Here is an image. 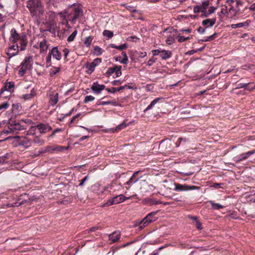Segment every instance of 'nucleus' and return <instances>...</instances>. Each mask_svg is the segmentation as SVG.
Here are the masks:
<instances>
[{
	"label": "nucleus",
	"instance_id": "1",
	"mask_svg": "<svg viewBox=\"0 0 255 255\" xmlns=\"http://www.w3.org/2000/svg\"><path fill=\"white\" fill-rule=\"evenodd\" d=\"M83 10L79 5L73 4L67 9L61 11L59 13L61 23L69 28V21L74 24L76 23L77 20L82 15Z\"/></svg>",
	"mask_w": 255,
	"mask_h": 255
},
{
	"label": "nucleus",
	"instance_id": "2",
	"mask_svg": "<svg viewBox=\"0 0 255 255\" xmlns=\"http://www.w3.org/2000/svg\"><path fill=\"white\" fill-rule=\"evenodd\" d=\"M27 7L32 17L37 18L44 13V6L41 0H29L27 2Z\"/></svg>",
	"mask_w": 255,
	"mask_h": 255
},
{
	"label": "nucleus",
	"instance_id": "3",
	"mask_svg": "<svg viewBox=\"0 0 255 255\" xmlns=\"http://www.w3.org/2000/svg\"><path fill=\"white\" fill-rule=\"evenodd\" d=\"M32 66V58L31 56L26 57L20 65V69L18 74L20 76L23 75L26 71L30 70Z\"/></svg>",
	"mask_w": 255,
	"mask_h": 255
},
{
	"label": "nucleus",
	"instance_id": "4",
	"mask_svg": "<svg viewBox=\"0 0 255 255\" xmlns=\"http://www.w3.org/2000/svg\"><path fill=\"white\" fill-rule=\"evenodd\" d=\"M156 212L150 213L140 221L138 227L140 230H141L149 223L155 221L157 219V217H155V215H156Z\"/></svg>",
	"mask_w": 255,
	"mask_h": 255
},
{
	"label": "nucleus",
	"instance_id": "5",
	"mask_svg": "<svg viewBox=\"0 0 255 255\" xmlns=\"http://www.w3.org/2000/svg\"><path fill=\"white\" fill-rule=\"evenodd\" d=\"M175 190L178 191H187L190 190L199 189V187L195 186H189L186 184H180L177 183L175 184Z\"/></svg>",
	"mask_w": 255,
	"mask_h": 255
},
{
	"label": "nucleus",
	"instance_id": "6",
	"mask_svg": "<svg viewBox=\"0 0 255 255\" xmlns=\"http://www.w3.org/2000/svg\"><path fill=\"white\" fill-rule=\"evenodd\" d=\"M19 46L17 44L15 45H12L9 46L6 51V54L8 56V60L10 58L15 56L18 53Z\"/></svg>",
	"mask_w": 255,
	"mask_h": 255
},
{
	"label": "nucleus",
	"instance_id": "7",
	"mask_svg": "<svg viewBox=\"0 0 255 255\" xmlns=\"http://www.w3.org/2000/svg\"><path fill=\"white\" fill-rule=\"evenodd\" d=\"M255 153V150H253L252 151H249L247 152L242 153L234 158V160L237 162L239 163L243 160H245L247 159L249 156Z\"/></svg>",
	"mask_w": 255,
	"mask_h": 255
},
{
	"label": "nucleus",
	"instance_id": "8",
	"mask_svg": "<svg viewBox=\"0 0 255 255\" xmlns=\"http://www.w3.org/2000/svg\"><path fill=\"white\" fill-rule=\"evenodd\" d=\"M37 129L41 134H44L52 129L49 124L40 123L37 125Z\"/></svg>",
	"mask_w": 255,
	"mask_h": 255
},
{
	"label": "nucleus",
	"instance_id": "9",
	"mask_svg": "<svg viewBox=\"0 0 255 255\" xmlns=\"http://www.w3.org/2000/svg\"><path fill=\"white\" fill-rule=\"evenodd\" d=\"M22 37V35H20L16 31V29L12 28L10 31V36L9 41L13 43L16 42Z\"/></svg>",
	"mask_w": 255,
	"mask_h": 255
},
{
	"label": "nucleus",
	"instance_id": "10",
	"mask_svg": "<svg viewBox=\"0 0 255 255\" xmlns=\"http://www.w3.org/2000/svg\"><path fill=\"white\" fill-rule=\"evenodd\" d=\"M105 87L106 86L104 85H100L98 82H94L91 88L95 93L99 94Z\"/></svg>",
	"mask_w": 255,
	"mask_h": 255
},
{
	"label": "nucleus",
	"instance_id": "11",
	"mask_svg": "<svg viewBox=\"0 0 255 255\" xmlns=\"http://www.w3.org/2000/svg\"><path fill=\"white\" fill-rule=\"evenodd\" d=\"M121 238V233L119 231H115L109 235V240L111 241V243H114L119 240Z\"/></svg>",
	"mask_w": 255,
	"mask_h": 255
},
{
	"label": "nucleus",
	"instance_id": "12",
	"mask_svg": "<svg viewBox=\"0 0 255 255\" xmlns=\"http://www.w3.org/2000/svg\"><path fill=\"white\" fill-rule=\"evenodd\" d=\"M49 52H50V54L52 55L53 57L55 58L56 60H59L61 59V52L58 50V49L57 47H53Z\"/></svg>",
	"mask_w": 255,
	"mask_h": 255
},
{
	"label": "nucleus",
	"instance_id": "13",
	"mask_svg": "<svg viewBox=\"0 0 255 255\" xmlns=\"http://www.w3.org/2000/svg\"><path fill=\"white\" fill-rule=\"evenodd\" d=\"M130 197H127L123 194H121L119 196H116L112 198L114 204H117L122 203L125 201L126 199H129Z\"/></svg>",
	"mask_w": 255,
	"mask_h": 255
},
{
	"label": "nucleus",
	"instance_id": "14",
	"mask_svg": "<svg viewBox=\"0 0 255 255\" xmlns=\"http://www.w3.org/2000/svg\"><path fill=\"white\" fill-rule=\"evenodd\" d=\"M216 18L213 19H206L202 21V25L206 26L205 28L213 26L216 22Z\"/></svg>",
	"mask_w": 255,
	"mask_h": 255
},
{
	"label": "nucleus",
	"instance_id": "15",
	"mask_svg": "<svg viewBox=\"0 0 255 255\" xmlns=\"http://www.w3.org/2000/svg\"><path fill=\"white\" fill-rule=\"evenodd\" d=\"M19 40L20 46H19V47H20V50L21 51L24 50L27 44L26 36L25 35H22V37Z\"/></svg>",
	"mask_w": 255,
	"mask_h": 255
},
{
	"label": "nucleus",
	"instance_id": "16",
	"mask_svg": "<svg viewBox=\"0 0 255 255\" xmlns=\"http://www.w3.org/2000/svg\"><path fill=\"white\" fill-rule=\"evenodd\" d=\"M24 129V128L19 123H16L13 125H10V130L13 132L15 131L21 130Z\"/></svg>",
	"mask_w": 255,
	"mask_h": 255
},
{
	"label": "nucleus",
	"instance_id": "17",
	"mask_svg": "<svg viewBox=\"0 0 255 255\" xmlns=\"http://www.w3.org/2000/svg\"><path fill=\"white\" fill-rule=\"evenodd\" d=\"M49 103L52 106H55L58 101V94H50Z\"/></svg>",
	"mask_w": 255,
	"mask_h": 255
},
{
	"label": "nucleus",
	"instance_id": "18",
	"mask_svg": "<svg viewBox=\"0 0 255 255\" xmlns=\"http://www.w3.org/2000/svg\"><path fill=\"white\" fill-rule=\"evenodd\" d=\"M171 56V52L169 50H161V53L160 54V56L162 59H167L170 58Z\"/></svg>",
	"mask_w": 255,
	"mask_h": 255
},
{
	"label": "nucleus",
	"instance_id": "19",
	"mask_svg": "<svg viewBox=\"0 0 255 255\" xmlns=\"http://www.w3.org/2000/svg\"><path fill=\"white\" fill-rule=\"evenodd\" d=\"M40 52H44L46 51L48 46L47 45V41L45 39H43L42 41H41L40 42Z\"/></svg>",
	"mask_w": 255,
	"mask_h": 255
},
{
	"label": "nucleus",
	"instance_id": "20",
	"mask_svg": "<svg viewBox=\"0 0 255 255\" xmlns=\"http://www.w3.org/2000/svg\"><path fill=\"white\" fill-rule=\"evenodd\" d=\"M95 64L92 63H87L86 65V67L87 69V73L91 74L95 70Z\"/></svg>",
	"mask_w": 255,
	"mask_h": 255
},
{
	"label": "nucleus",
	"instance_id": "21",
	"mask_svg": "<svg viewBox=\"0 0 255 255\" xmlns=\"http://www.w3.org/2000/svg\"><path fill=\"white\" fill-rule=\"evenodd\" d=\"M208 203L211 205V208L214 210H219L224 207L223 205L219 203H216L213 201H208Z\"/></svg>",
	"mask_w": 255,
	"mask_h": 255
},
{
	"label": "nucleus",
	"instance_id": "22",
	"mask_svg": "<svg viewBox=\"0 0 255 255\" xmlns=\"http://www.w3.org/2000/svg\"><path fill=\"white\" fill-rule=\"evenodd\" d=\"M249 25V23L248 21H246L237 24H233L231 25V27L232 28H236L237 27H247Z\"/></svg>",
	"mask_w": 255,
	"mask_h": 255
},
{
	"label": "nucleus",
	"instance_id": "23",
	"mask_svg": "<svg viewBox=\"0 0 255 255\" xmlns=\"http://www.w3.org/2000/svg\"><path fill=\"white\" fill-rule=\"evenodd\" d=\"M110 46L112 48H116L119 50H122L124 49H126L128 48V45L126 43L123 44L119 46H117L114 44H111Z\"/></svg>",
	"mask_w": 255,
	"mask_h": 255
},
{
	"label": "nucleus",
	"instance_id": "24",
	"mask_svg": "<svg viewBox=\"0 0 255 255\" xmlns=\"http://www.w3.org/2000/svg\"><path fill=\"white\" fill-rule=\"evenodd\" d=\"M109 104H112L115 106L118 105L116 101H98L97 103L98 105H107Z\"/></svg>",
	"mask_w": 255,
	"mask_h": 255
},
{
	"label": "nucleus",
	"instance_id": "25",
	"mask_svg": "<svg viewBox=\"0 0 255 255\" xmlns=\"http://www.w3.org/2000/svg\"><path fill=\"white\" fill-rule=\"evenodd\" d=\"M10 0H0V8L3 9L9 6Z\"/></svg>",
	"mask_w": 255,
	"mask_h": 255
},
{
	"label": "nucleus",
	"instance_id": "26",
	"mask_svg": "<svg viewBox=\"0 0 255 255\" xmlns=\"http://www.w3.org/2000/svg\"><path fill=\"white\" fill-rule=\"evenodd\" d=\"M160 100V98H157L153 100L151 103L147 106L145 110H144V112H145L148 110L151 109Z\"/></svg>",
	"mask_w": 255,
	"mask_h": 255
},
{
	"label": "nucleus",
	"instance_id": "27",
	"mask_svg": "<svg viewBox=\"0 0 255 255\" xmlns=\"http://www.w3.org/2000/svg\"><path fill=\"white\" fill-rule=\"evenodd\" d=\"M93 39V37L91 36L86 37L84 41L85 45L87 47H89L91 44Z\"/></svg>",
	"mask_w": 255,
	"mask_h": 255
},
{
	"label": "nucleus",
	"instance_id": "28",
	"mask_svg": "<svg viewBox=\"0 0 255 255\" xmlns=\"http://www.w3.org/2000/svg\"><path fill=\"white\" fill-rule=\"evenodd\" d=\"M122 56L124 57V58L122 60V61H120V62L123 64H127L128 62V57L127 55V54L125 52L123 51L121 53Z\"/></svg>",
	"mask_w": 255,
	"mask_h": 255
},
{
	"label": "nucleus",
	"instance_id": "29",
	"mask_svg": "<svg viewBox=\"0 0 255 255\" xmlns=\"http://www.w3.org/2000/svg\"><path fill=\"white\" fill-rule=\"evenodd\" d=\"M77 34V31L76 30H74L72 33L68 37L67 41L69 42L73 41L76 35Z\"/></svg>",
	"mask_w": 255,
	"mask_h": 255
},
{
	"label": "nucleus",
	"instance_id": "30",
	"mask_svg": "<svg viewBox=\"0 0 255 255\" xmlns=\"http://www.w3.org/2000/svg\"><path fill=\"white\" fill-rule=\"evenodd\" d=\"M60 67H53L52 68L50 69V74L51 76H53L55 75L57 73L60 71Z\"/></svg>",
	"mask_w": 255,
	"mask_h": 255
},
{
	"label": "nucleus",
	"instance_id": "31",
	"mask_svg": "<svg viewBox=\"0 0 255 255\" xmlns=\"http://www.w3.org/2000/svg\"><path fill=\"white\" fill-rule=\"evenodd\" d=\"M103 34L109 38H112L114 35L113 32L108 30H105L103 31Z\"/></svg>",
	"mask_w": 255,
	"mask_h": 255
},
{
	"label": "nucleus",
	"instance_id": "32",
	"mask_svg": "<svg viewBox=\"0 0 255 255\" xmlns=\"http://www.w3.org/2000/svg\"><path fill=\"white\" fill-rule=\"evenodd\" d=\"M37 129V125L36 126H31L28 130V134H34Z\"/></svg>",
	"mask_w": 255,
	"mask_h": 255
},
{
	"label": "nucleus",
	"instance_id": "33",
	"mask_svg": "<svg viewBox=\"0 0 255 255\" xmlns=\"http://www.w3.org/2000/svg\"><path fill=\"white\" fill-rule=\"evenodd\" d=\"M138 180V178H135V177H133V176H131L130 177V178L129 179V180L126 182V184L127 185H131L133 183H135L136 182H137Z\"/></svg>",
	"mask_w": 255,
	"mask_h": 255
},
{
	"label": "nucleus",
	"instance_id": "34",
	"mask_svg": "<svg viewBox=\"0 0 255 255\" xmlns=\"http://www.w3.org/2000/svg\"><path fill=\"white\" fill-rule=\"evenodd\" d=\"M122 66H117L116 65V70L115 73L116 74V77H119L122 75Z\"/></svg>",
	"mask_w": 255,
	"mask_h": 255
},
{
	"label": "nucleus",
	"instance_id": "35",
	"mask_svg": "<svg viewBox=\"0 0 255 255\" xmlns=\"http://www.w3.org/2000/svg\"><path fill=\"white\" fill-rule=\"evenodd\" d=\"M94 53L96 55H100L102 54V49L99 47V46H95L94 47Z\"/></svg>",
	"mask_w": 255,
	"mask_h": 255
},
{
	"label": "nucleus",
	"instance_id": "36",
	"mask_svg": "<svg viewBox=\"0 0 255 255\" xmlns=\"http://www.w3.org/2000/svg\"><path fill=\"white\" fill-rule=\"evenodd\" d=\"M248 85L246 87V89L252 91L255 89V84L254 83H248Z\"/></svg>",
	"mask_w": 255,
	"mask_h": 255
},
{
	"label": "nucleus",
	"instance_id": "37",
	"mask_svg": "<svg viewBox=\"0 0 255 255\" xmlns=\"http://www.w3.org/2000/svg\"><path fill=\"white\" fill-rule=\"evenodd\" d=\"M9 106V104L7 102H4L0 105V110H5L7 109Z\"/></svg>",
	"mask_w": 255,
	"mask_h": 255
},
{
	"label": "nucleus",
	"instance_id": "38",
	"mask_svg": "<svg viewBox=\"0 0 255 255\" xmlns=\"http://www.w3.org/2000/svg\"><path fill=\"white\" fill-rule=\"evenodd\" d=\"M216 36H217V33H215L213 34H212V35L207 37V38H206L205 40H202V42H207V41H212V40H214L216 37Z\"/></svg>",
	"mask_w": 255,
	"mask_h": 255
},
{
	"label": "nucleus",
	"instance_id": "39",
	"mask_svg": "<svg viewBox=\"0 0 255 255\" xmlns=\"http://www.w3.org/2000/svg\"><path fill=\"white\" fill-rule=\"evenodd\" d=\"M209 4V0L205 1L202 2V5H201L202 9V12H204L207 9Z\"/></svg>",
	"mask_w": 255,
	"mask_h": 255
},
{
	"label": "nucleus",
	"instance_id": "40",
	"mask_svg": "<svg viewBox=\"0 0 255 255\" xmlns=\"http://www.w3.org/2000/svg\"><path fill=\"white\" fill-rule=\"evenodd\" d=\"M95 100V97L92 96H87L84 99V103H87L90 101H92Z\"/></svg>",
	"mask_w": 255,
	"mask_h": 255
},
{
	"label": "nucleus",
	"instance_id": "41",
	"mask_svg": "<svg viewBox=\"0 0 255 255\" xmlns=\"http://www.w3.org/2000/svg\"><path fill=\"white\" fill-rule=\"evenodd\" d=\"M116 69V65L113 67H110L108 69V71H107V74L108 75V76L111 75L112 74H113L115 72Z\"/></svg>",
	"mask_w": 255,
	"mask_h": 255
},
{
	"label": "nucleus",
	"instance_id": "42",
	"mask_svg": "<svg viewBox=\"0 0 255 255\" xmlns=\"http://www.w3.org/2000/svg\"><path fill=\"white\" fill-rule=\"evenodd\" d=\"M193 11H194V12L195 13H199L200 11L202 12L201 6H199L198 5L194 6Z\"/></svg>",
	"mask_w": 255,
	"mask_h": 255
},
{
	"label": "nucleus",
	"instance_id": "43",
	"mask_svg": "<svg viewBox=\"0 0 255 255\" xmlns=\"http://www.w3.org/2000/svg\"><path fill=\"white\" fill-rule=\"evenodd\" d=\"M114 203L113 200L112 198H111V199H109L107 201L106 203L102 205V207L108 206L112 205H114Z\"/></svg>",
	"mask_w": 255,
	"mask_h": 255
},
{
	"label": "nucleus",
	"instance_id": "44",
	"mask_svg": "<svg viewBox=\"0 0 255 255\" xmlns=\"http://www.w3.org/2000/svg\"><path fill=\"white\" fill-rule=\"evenodd\" d=\"M177 38L179 42H182L190 39L189 37H185L183 36H178Z\"/></svg>",
	"mask_w": 255,
	"mask_h": 255
},
{
	"label": "nucleus",
	"instance_id": "45",
	"mask_svg": "<svg viewBox=\"0 0 255 255\" xmlns=\"http://www.w3.org/2000/svg\"><path fill=\"white\" fill-rule=\"evenodd\" d=\"M81 115L80 113L77 114L76 116H74L71 120L69 123V126L71 127V125L74 123L76 119H77Z\"/></svg>",
	"mask_w": 255,
	"mask_h": 255
},
{
	"label": "nucleus",
	"instance_id": "46",
	"mask_svg": "<svg viewBox=\"0 0 255 255\" xmlns=\"http://www.w3.org/2000/svg\"><path fill=\"white\" fill-rule=\"evenodd\" d=\"M156 61V58H154L152 57V58L150 59L147 63V65L149 66H151L154 62H155Z\"/></svg>",
	"mask_w": 255,
	"mask_h": 255
},
{
	"label": "nucleus",
	"instance_id": "47",
	"mask_svg": "<svg viewBox=\"0 0 255 255\" xmlns=\"http://www.w3.org/2000/svg\"><path fill=\"white\" fill-rule=\"evenodd\" d=\"M248 85V83H241L238 84V87L236 88V89L244 88L246 89V87H247Z\"/></svg>",
	"mask_w": 255,
	"mask_h": 255
},
{
	"label": "nucleus",
	"instance_id": "48",
	"mask_svg": "<svg viewBox=\"0 0 255 255\" xmlns=\"http://www.w3.org/2000/svg\"><path fill=\"white\" fill-rule=\"evenodd\" d=\"M126 88H128V89H133V87H131L128 85H126L121 86V87L118 88L117 91H120L123 90L125 89Z\"/></svg>",
	"mask_w": 255,
	"mask_h": 255
},
{
	"label": "nucleus",
	"instance_id": "49",
	"mask_svg": "<svg viewBox=\"0 0 255 255\" xmlns=\"http://www.w3.org/2000/svg\"><path fill=\"white\" fill-rule=\"evenodd\" d=\"M195 226L198 229L201 230L202 229L201 223L198 221V220H196L195 221Z\"/></svg>",
	"mask_w": 255,
	"mask_h": 255
},
{
	"label": "nucleus",
	"instance_id": "50",
	"mask_svg": "<svg viewBox=\"0 0 255 255\" xmlns=\"http://www.w3.org/2000/svg\"><path fill=\"white\" fill-rule=\"evenodd\" d=\"M161 50H160L159 49H156V50H153L152 51V54L153 56H155V55H160V53H161Z\"/></svg>",
	"mask_w": 255,
	"mask_h": 255
},
{
	"label": "nucleus",
	"instance_id": "51",
	"mask_svg": "<svg viewBox=\"0 0 255 255\" xmlns=\"http://www.w3.org/2000/svg\"><path fill=\"white\" fill-rule=\"evenodd\" d=\"M101 62V59L100 58H96L93 60L92 62L93 64H95V66H96L98 64Z\"/></svg>",
	"mask_w": 255,
	"mask_h": 255
},
{
	"label": "nucleus",
	"instance_id": "52",
	"mask_svg": "<svg viewBox=\"0 0 255 255\" xmlns=\"http://www.w3.org/2000/svg\"><path fill=\"white\" fill-rule=\"evenodd\" d=\"M88 179V176H86L85 177H84L83 179L79 181V186H83L84 185V182L87 180Z\"/></svg>",
	"mask_w": 255,
	"mask_h": 255
},
{
	"label": "nucleus",
	"instance_id": "53",
	"mask_svg": "<svg viewBox=\"0 0 255 255\" xmlns=\"http://www.w3.org/2000/svg\"><path fill=\"white\" fill-rule=\"evenodd\" d=\"M107 90L108 91V92H110V93H115V92L118 91L117 88H114V87H112L111 88H107Z\"/></svg>",
	"mask_w": 255,
	"mask_h": 255
},
{
	"label": "nucleus",
	"instance_id": "54",
	"mask_svg": "<svg viewBox=\"0 0 255 255\" xmlns=\"http://www.w3.org/2000/svg\"><path fill=\"white\" fill-rule=\"evenodd\" d=\"M62 131V129L61 128H56L55 129L53 132H52V133L51 134L50 136L51 137H54V136L55 135V133L56 132H60Z\"/></svg>",
	"mask_w": 255,
	"mask_h": 255
},
{
	"label": "nucleus",
	"instance_id": "55",
	"mask_svg": "<svg viewBox=\"0 0 255 255\" xmlns=\"http://www.w3.org/2000/svg\"><path fill=\"white\" fill-rule=\"evenodd\" d=\"M63 52H64V55L65 58L66 59L69 53V50L67 48H64L63 50Z\"/></svg>",
	"mask_w": 255,
	"mask_h": 255
},
{
	"label": "nucleus",
	"instance_id": "56",
	"mask_svg": "<svg viewBox=\"0 0 255 255\" xmlns=\"http://www.w3.org/2000/svg\"><path fill=\"white\" fill-rule=\"evenodd\" d=\"M183 140V138L180 137L178 138V141L176 142V147H179Z\"/></svg>",
	"mask_w": 255,
	"mask_h": 255
},
{
	"label": "nucleus",
	"instance_id": "57",
	"mask_svg": "<svg viewBox=\"0 0 255 255\" xmlns=\"http://www.w3.org/2000/svg\"><path fill=\"white\" fill-rule=\"evenodd\" d=\"M127 126V124H126V123H123L120 125H119L118 127H117V128L119 129H121L124 128H125Z\"/></svg>",
	"mask_w": 255,
	"mask_h": 255
},
{
	"label": "nucleus",
	"instance_id": "58",
	"mask_svg": "<svg viewBox=\"0 0 255 255\" xmlns=\"http://www.w3.org/2000/svg\"><path fill=\"white\" fill-rule=\"evenodd\" d=\"M206 30V28H203L202 27H199L198 29V32L201 34L204 33Z\"/></svg>",
	"mask_w": 255,
	"mask_h": 255
},
{
	"label": "nucleus",
	"instance_id": "59",
	"mask_svg": "<svg viewBox=\"0 0 255 255\" xmlns=\"http://www.w3.org/2000/svg\"><path fill=\"white\" fill-rule=\"evenodd\" d=\"M215 9L216 8L214 6H210L208 10L209 13L211 14L214 13L215 11Z\"/></svg>",
	"mask_w": 255,
	"mask_h": 255
},
{
	"label": "nucleus",
	"instance_id": "60",
	"mask_svg": "<svg viewBox=\"0 0 255 255\" xmlns=\"http://www.w3.org/2000/svg\"><path fill=\"white\" fill-rule=\"evenodd\" d=\"M242 4H243V2L241 0H237L236 1L237 8L238 9V10H240L239 6L242 5Z\"/></svg>",
	"mask_w": 255,
	"mask_h": 255
},
{
	"label": "nucleus",
	"instance_id": "61",
	"mask_svg": "<svg viewBox=\"0 0 255 255\" xmlns=\"http://www.w3.org/2000/svg\"><path fill=\"white\" fill-rule=\"evenodd\" d=\"M52 55L50 54V52H49L48 53V56H47L46 58V62L49 63L51 62V58Z\"/></svg>",
	"mask_w": 255,
	"mask_h": 255
},
{
	"label": "nucleus",
	"instance_id": "62",
	"mask_svg": "<svg viewBox=\"0 0 255 255\" xmlns=\"http://www.w3.org/2000/svg\"><path fill=\"white\" fill-rule=\"evenodd\" d=\"M23 96L25 99H29L32 97L33 95L30 94L24 95Z\"/></svg>",
	"mask_w": 255,
	"mask_h": 255
},
{
	"label": "nucleus",
	"instance_id": "63",
	"mask_svg": "<svg viewBox=\"0 0 255 255\" xmlns=\"http://www.w3.org/2000/svg\"><path fill=\"white\" fill-rule=\"evenodd\" d=\"M203 12L204 13H203V14H202L201 15V16L202 17H208V16H209V15L210 14L209 13V12H207L206 10H205L204 12Z\"/></svg>",
	"mask_w": 255,
	"mask_h": 255
},
{
	"label": "nucleus",
	"instance_id": "64",
	"mask_svg": "<svg viewBox=\"0 0 255 255\" xmlns=\"http://www.w3.org/2000/svg\"><path fill=\"white\" fill-rule=\"evenodd\" d=\"M34 142L35 143H41V140L40 138H39L38 137H35L34 140H33Z\"/></svg>",
	"mask_w": 255,
	"mask_h": 255
}]
</instances>
